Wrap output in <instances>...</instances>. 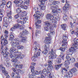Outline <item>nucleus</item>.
<instances>
[{
	"instance_id": "8fccbe9b",
	"label": "nucleus",
	"mask_w": 78,
	"mask_h": 78,
	"mask_svg": "<svg viewBox=\"0 0 78 78\" xmlns=\"http://www.w3.org/2000/svg\"><path fill=\"white\" fill-rule=\"evenodd\" d=\"M17 72H20V73L22 75V74H23L24 73V72H23V71L21 70L20 69H17Z\"/></svg>"
},
{
	"instance_id": "09e8293b",
	"label": "nucleus",
	"mask_w": 78,
	"mask_h": 78,
	"mask_svg": "<svg viewBox=\"0 0 78 78\" xmlns=\"http://www.w3.org/2000/svg\"><path fill=\"white\" fill-rule=\"evenodd\" d=\"M71 72H73L74 73H75L76 72V69L75 68H73L71 69Z\"/></svg>"
},
{
	"instance_id": "aec40b11",
	"label": "nucleus",
	"mask_w": 78,
	"mask_h": 78,
	"mask_svg": "<svg viewBox=\"0 0 78 78\" xmlns=\"http://www.w3.org/2000/svg\"><path fill=\"white\" fill-rule=\"evenodd\" d=\"M18 7H20L21 8L24 9H28V6L27 5H22V4H19L18 5Z\"/></svg>"
},
{
	"instance_id": "7ed1b4c3",
	"label": "nucleus",
	"mask_w": 78,
	"mask_h": 78,
	"mask_svg": "<svg viewBox=\"0 0 78 78\" xmlns=\"http://www.w3.org/2000/svg\"><path fill=\"white\" fill-rule=\"evenodd\" d=\"M18 37L20 38H22V39L21 40V42H24V43H25L26 42V41H27L26 39L27 38V37L25 36L23 32H22L20 33L18 35Z\"/></svg>"
},
{
	"instance_id": "de8ad7c7",
	"label": "nucleus",
	"mask_w": 78,
	"mask_h": 78,
	"mask_svg": "<svg viewBox=\"0 0 78 78\" xmlns=\"http://www.w3.org/2000/svg\"><path fill=\"white\" fill-rule=\"evenodd\" d=\"M20 29L22 30H23V29H24V28L25 27V26L24 25H22V26H20Z\"/></svg>"
},
{
	"instance_id": "6ab92c4d",
	"label": "nucleus",
	"mask_w": 78,
	"mask_h": 78,
	"mask_svg": "<svg viewBox=\"0 0 78 78\" xmlns=\"http://www.w3.org/2000/svg\"><path fill=\"white\" fill-rule=\"evenodd\" d=\"M41 54V52H40L38 51V52L36 54H35L34 55L33 57L31 59H32L33 61H35V58H36L38 57V56H40V54Z\"/></svg>"
},
{
	"instance_id": "7c9ffc66",
	"label": "nucleus",
	"mask_w": 78,
	"mask_h": 78,
	"mask_svg": "<svg viewBox=\"0 0 78 78\" xmlns=\"http://www.w3.org/2000/svg\"><path fill=\"white\" fill-rule=\"evenodd\" d=\"M55 51H53V49H51V51H50L49 53V55H53L54 54H55Z\"/></svg>"
},
{
	"instance_id": "412c9836",
	"label": "nucleus",
	"mask_w": 78,
	"mask_h": 78,
	"mask_svg": "<svg viewBox=\"0 0 78 78\" xmlns=\"http://www.w3.org/2000/svg\"><path fill=\"white\" fill-rule=\"evenodd\" d=\"M67 24H62L61 25V27L62 28V29L65 31H66L67 29Z\"/></svg>"
},
{
	"instance_id": "0e129e2a",
	"label": "nucleus",
	"mask_w": 78,
	"mask_h": 78,
	"mask_svg": "<svg viewBox=\"0 0 78 78\" xmlns=\"http://www.w3.org/2000/svg\"><path fill=\"white\" fill-rule=\"evenodd\" d=\"M60 19V17L59 16H57V17H55L54 20H59Z\"/></svg>"
},
{
	"instance_id": "2f4dec72",
	"label": "nucleus",
	"mask_w": 78,
	"mask_h": 78,
	"mask_svg": "<svg viewBox=\"0 0 78 78\" xmlns=\"http://www.w3.org/2000/svg\"><path fill=\"white\" fill-rule=\"evenodd\" d=\"M16 11L17 13H20L22 12V10L20 8H18L16 9Z\"/></svg>"
},
{
	"instance_id": "f8f14e48",
	"label": "nucleus",
	"mask_w": 78,
	"mask_h": 78,
	"mask_svg": "<svg viewBox=\"0 0 78 78\" xmlns=\"http://www.w3.org/2000/svg\"><path fill=\"white\" fill-rule=\"evenodd\" d=\"M12 44V47L13 48H16L17 47V45H19V43L15 41H12L11 42Z\"/></svg>"
},
{
	"instance_id": "0eeeda50",
	"label": "nucleus",
	"mask_w": 78,
	"mask_h": 78,
	"mask_svg": "<svg viewBox=\"0 0 78 78\" xmlns=\"http://www.w3.org/2000/svg\"><path fill=\"white\" fill-rule=\"evenodd\" d=\"M46 17L47 19H49V20H50V21L49 22L51 23V22H50V21L53 20H54L55 19V17L53 16L50 14H48L46 15Z\"/></svg>"
},
{
	"instance_id": "3c124183",
	"label": "nucleus",
	"mask_w": 78,
	"mask_h": 78,
	"mask_svg": "<svg viewBox=\"0 0 78 78\" xmlns=\"http://www.w3.org/2000/svg\"><path fill=\"white\" fill-rule=\"evenodd\" d=\"M18 59V58H13L12 59V62H17V59Z\"/></svg>"
},
{
	"instance_id": "864d4df0",
	"label": "nucleus",
	"mask_w": 78,
	"mask_h": 78,
	"mask_svg": "<svg viewBox=\"0 0 78 78\" xmlns=\"http://www.w3.org/2000/svg\"><path fill=\"white\" fill-rule=\"evenodd\" d=\"M14 38V35H12V34H11L9 35V38L11 39H13Z\"/></svg>"
},
{
	"instance_id": "423d86ee",
	"label": "nucleus",
	"mask_w": 78,
	"mask_h": 78,
	"mask_svg": "<svg viewBox=\"0 0 78 78\" xmlns=\"http://www.w3.org/2000/svg\"><path fill=\"white\" fill-rule=\"evenodd\" d=\"M72 46V47L70 48L69 49V52L71 53L72 54L73 52H75V50H76V49H78V47L77 46L75 45L74 44H73Z\"/></svg>"
},
{
	"instance_id": "39448f33",
	"label": "nucleus",
	"mask_w": 78,
	"mask_h": 78,
	"mask_svg": "<svg viewBox=\"0 0 78 78\" xmlns=\"http://www.w3.org/2000/svg\"><path fill=\"white\" fill-rule=\"evenodd\" d=\"M44 23L46 26L44 27V30L45 31H48L49 29L50 31V24L51 23L48 21L45 22Z\"/></svg>"
},
{
	"instance_id": "f257e3e1",
	"label": "nucleus",
	"mask_w": 78,
	"mask_h": 78,
	"mask_svg": "<svg viewBox=\"0 0 78 78\" xmlns=\"http://www.w3.org/2000/svg\"><path fill=\"white\" fill-rule=\"evenodd\" d=\"M16 51V49L13 48H11L9 50V51L11 53H13L14 55H15V58H16V59H23L24 57V55H20L22 54L21 52L19 51Z\"/></svg>"
},
{
	"instance_id": "4be33fe9",
	"label": "nucleus",
	"mask_w": 78,
	"mask_h": 78,
	"mask_svg": "<svg viewBox=\"0 0 78 78\" xmlns=\"http://www.w3.org/2000/svg\"><path fill=\"white\" fill-rule=\"evenodd\" d=\"M1 70L2 73H3L4 74L5 73H6V74H8V72L5 70V67H2L1 68Z\"/></svg>"
},
{
	"instance_id": "cd10ccee",
	"label": "nucleus",
	"mask_w": 78,
	"mask_h": 78,
	"mask_svg": "<svg viewBox=\"0 0 78 78\" xmlns=\"http://www.w3.org/2000/svg\"><path fill=\"white\" fill-rule=\"evenodd\" d=\"M48 72H49L47 71V69H44L43 71H42V74H44V75H47V74H48Z\"/></svg>"
},
{
	"instance_id": "338daca9",
	"label": "nucleus",
	"mask_w": 78,
	"mask_h": 78,
	"mask_svg": "<svg viewBox=\"0 0 78 78\" xmlns=\"http://www.w3.org/2000/svg\"><path fill=\"white\" fill-rule=\"evenodd\" d=\"M48 75H49V78H52V76L51 75V73L50 72H48Z\"/></svg>"
},
{
	"instance_id": "5fc2aeb1",
	"label": "nucleus",
	"mask_w": 78,
	"mask_h": 78,
	"mask_svg": "<svg viewBox=\"0 0 78 78\" xmlns=\"http://www.w3.org/2000/svg\"><path fill=\"white\" fill-rule=\"evenodd\" d=\"M64 67H65V68L66 69H69V66L67 65V64H64Z\"/></svg>"
},
{
	"instance_id": "a211bd4d",
	"label": "nucleus",
	"mask_w": 78,
	"mask_h": 78,
	"mask_svg": "<svg viewBox=\"0 0 78 78\" xmlns=\"http://www.w3.org/2000/svg\"><path fill=\"white\" fill-rule=\"evenodd\" d=\"M48 68H47L48 70H49V71H51V70L53 69V66H52L51 64H52V62L50 63L49 61L48 62Z\"/></svg>"
},
{
	"instance_id": "c03bdc74",
	"label": "nucleus",
	"mask_w": 78,
	"mask_h": 78,
	"mask_svg": "<svg viewBox=\"0 0 78 78\" xmlns=\"http://www.w3.org/2000/svg\"><path fill=\"white\" fill-rule=\"evenodd\" d=\"M5 65L7 67H9L10 65V64H9V61H7Z\"/></svg>"
},
{
	"instance_id": "473e14b6",
	"label": "nucleus",
	"mask_w": 78,
	"mask_h": 78,
	"mask_svg": "<svg viewBox=\"0 0 78 78\" xmlns=\"http://www.w3.org/2000/svg\"><path fill=\"white\" fill-rule=\"evenodd\" d=\"M16 69H22V65H16Z\"/></svg>"
},
{
	"instance_id": "a18cd8bd",
	"label": "nucleus",
	"mask_w": 78,
	"mask_h": 78,
	"mask_svg": "<svg viewBox=\"0 0 78 78\" xmlns=\"http://www.w3.org/2000/svg\"><path fill=\"white\" fill-rule=\"evenodd\" d=\"M66 58L67 61H70L71 60V58L68 55H66Z\"/></svg>"
},
{
	"instance_id": "680f3d73",
	"label": "nucleus",
	"mask_w": 78,
	"mask_h": 78,
	"mask_svg": "<svg viewBox=\"0 0 78 78\" xmlns=\"http://www.w3.org/2000/svg\"><path fill=\"white\" fill-rule=\"evenodd\" d=\"M20 18L21 20H25L26 19V18H24L23 16H21L20 17Z\"/></svg>"
},
{
	"instance_id": "dca6fc26",
	"label": "nucleus",
	"mask_w": 78,
	"mask_h": 78,
	"mask_svg": "<svg viewBox=\"0 0 78 78\" xmlns=\"http://www.w3.org/2000/svg\"><path fill=\"white\" fill-rule=\"evenodd\" d=\"M63 40L62 41V43L63 44H67V40L68 39L66 35H64L63 37Z\"/></svg>"
},
{
	"instance_id": "bb28decb",
	"label": "nucleus",
	"mask_w": 78,
	"mask_h": 78,
	"mask_svg": "<svg viewBox=\"0 0 78 78\" xmlns=\"http://www.w3.org/2000/svg\"><path fill=\"white\" fill-rule=\"evenodd\" d=\"M74 23L73 24H72V22H70V25H71V28H73L74 27V26L75 25V23H76V20H73Z\"/></svg>"
},
{
	"instance_id": "a19ab883",
	"label": "nucleus",
	"mask_w": 78,
	"mask_h": 78,
	"mask_svg": "<svg viewBox=\"0 0 78 78\" xmlns=\"http://www.w3.org/2000/svg\"><path fill=\"white\" fill-rule=\"evenodd\" d=\"M39 73L41 75V78H44V75L42 74V71H39Z\"/></svg>"
},
{
	"instance_id": "b1692460",
	"label": "nucleus",
	"mask_w": 78,
	"mask_h": 78,
	"mask_svg": "<svg viewBox=\"0 0 78 78\" xmlns=\"http://www.w3.org/2000/svg\"><path fill=\"white\" fill-rule=\"evenodd\" d=\"M35 13L37 14V16H35L36 18L37 19L38 18H40L41 17V14H39V11H37L35 12Z\"/></svg>"
},
{
	"instance_id": "49530a36",
	"label": "nucleus",
	"mask_w": 78,
	"mask_h": 78,
	"mask_svg": "<svg viewBox=\"0 0 78 78\" xmlns=\"http://www.w3.org/2000/svg\"><path fill=\"white\" fill-rule=\"evenodd\" d=\"M16 69H17V68H12V70L14 72H16H16H18V71H17V70H18V69H17V70H16Z\"/></svg>"
},
{
	"instance_id": "f704fd0d",
	"label": "nucleus",
	"mask_w": 78,
	"mask_h": 78,
	"mask_svg": "<svg viewBox=\"0 0 78 78\" xmlns=\"http://www.w3.org/2000/svg\"><path fill=\"white\" fill-rule=\"evenodd\" d=\"M56 62L58 64H60L61 62V58H57L56 60Z\"/></svg>"
},
{
	"instance_id": "9d476101",
	"label": "nucleus",
	"mask_w": 78,
	"mask_h": 78,
	"mask_svg": "<svg viewBox=\"0 0 78 78\" xmlns=\"http://www.w3.org/2000/svg\"><path fill=\"white\" fill-rule=\"evenodd\" d=\"M50 34H52V35H54V34H51V33H48L47 34V35L48 36V37H46L45 39V41H46V43L47 44H50V41H51V38H50V37H51V35H50Z\"/></svg>"
},
{
	"instance_id": "4468645a",
	"label": "nucleus",
	"mask_w": 78,
	"mask_h": 78,
	"mask_svg": "<svg viewBox=\"0 0 78 78\" xmlns=\"http://www.w3.org/2000/svg\"><path fill=\"white\" fill-rule=\"evenodd\" d=\"M70 5L68 3H66L65 5V6L63 8V11H68V10H69L70 9Z\"/></svg>"
},
{
	"instance_id": "6e6552de",
	"label": "nucleus",
	"mask_w": 78,
	"mask_h": 78,
	"mask_svg": "<svg viewBox=\"0 0 78 78\" xmlns=\"http://www.w3.org/2000/svg\"><path fill=\"white\" fill-rule=\"evenodd\" d=\"M58 8V6L56 5V7L54 6H51V9H52V12L55 14L58 13V11H57V9Z\"/></svg>"
},
{
	"instance_id": "9b49d317",
	"label": "nucleus",
	"mask_w": 78,
	"mask_h": 78,
	"mask_svg": "<svg viewBox=\"0 0 78 78\" xmlns=\"http://www.w3.org/2000/svg\"><path fill=\"white\" fill-rule=\"evenodd\" d=\"M56 25L55 24H54L52 26L50 24V33L51 34H55V32L53 31V28H56Z\"/></svg>"
},
{
	"instance_id": "20e7f679",
	"label": "nucleus",
	"mask_w": 78,
	"mask_h": 78,
	"mask_svg": "<svg viewBox=\"0 0 78 78\" xmlns=\"http://www.w3.org/2000/svg\"><path fill=\"white\" fill-rule=\"evenodd\" d=\"M44 51H42V52L43 54L44 55H47L48 51H50V45H48V44H46L44 46Z\"/></svg>"
},
{
	"instance_id": "ea45409f",
	"label": "nucleus",
	"mask_w": 78,
	"mask_h": 78,
	"mask_svg": "<svg viewBox=\"0 0 78 78\" xmlns=\"http://www.w3.org/2000/svg\"><path fill=\"white\" fill-rule=\"evenodd\" d=\"M4 22H3L7 23L8 21V18H7V17H4L3 18Z\"/></svg>"
},
{
	"instance_id": "603ef678",
	"label": "nucleus",
	"mask_w": 78,
	"mask_h": 78,
	"mask_svg": "<svg viewBox=\"0 0 78 78\" xmlns=\"http://www.w3.org/2000/svg\"><path fill=\"white\" fill-rule=\"evenodd\" d=\"M35 25H36V28H40L41 27L40 25H38V24H37V23H35Z\"/></svg>"
},
{
	"instance_id": "c756f323",
	"label": "nucleus",
	"mask_w": 78,
	"mask_h": 78,
	"mask_svg": "<svg viewBox=\"0 0 78 78\" xmlns=\"http://www.w3.org/2000/svg\"><path fill=\"white\" fill-rule=\"evenodd\" d=\"M64 51H62L61 52V55L59 56L63 60H64Z\"/></svg>"
},
{
	"instance_id": "e2e57ef3",
	"label": "nucleus",
	"mask_w": 78,
	"mask_h": 78,
	"mask_svg": "<svg viewBox=\"0 0 78 78\" xmlns=\"http://www.w3.org/2000/svg\"><path fill=\"white\" fill-rule=\"evenodd\" d=\"M39 31L38 30H36V32L35 33V36H37L38 35V34L39 33Z\"/></svg>"
},
{
	"instance_id": "ddd939ff",
	"label": "nucleus",
	"mask_w": 78,
	"mask_h": 78,
	"mask_svg": "<svg viewBox=\"0 0 78 78\" xmlns=\"http://www.w3.org/2000/svg\"><path fill=\"white\" fill-rule=\"evenodd\" d=\"M65 78H70V77H72L73 76V74L72 73V71H70L68 73H65Z\"/></svg>"
},
{
	"instance_id": "2eb2a0df",
	"label": "nucleus",
	"mask_w": 78,
	"mask_h": 78,
	"mask_svg": "<svg viewBox=\"0 0 78 78\" xmlns=\"http://www.w3.org/2000/svg\"><path fill=\"white\" fill-rule=\"evenodd\" d=\"M16 74L17 75V76H16L14 73H12L11 74V76L12 78H20V76L19 75V72H16Z\"/></svg>"
},
{
	"instance_id": "1a4fd4ad",
	"label": "nucleus",
	"mask_w": 78,
	"mask_h": 78,
	"mask_svg": "<svg viewBox=\"0 0 78 78\" xmlns=\"http://www.w3.org/2000/svg\"><path fill=\"white\" fill-rule=\"evenodd\" d=\"M56 58V55L54 54L52 55H50L49 56V61L50 63L53 62V59H55Z\"/></svg>"
},
{
	"instance_id": "69168bd1",
	"label": "nucleus",
	"mask_w": 78,
	"mask_h": 78,
	"mask_svg": "<svg viewBox=\"0 0 78 78\" xmlns=\"http://www.w3.org/2000/svg\"><path fill=\"white\" fill-rule=\"evenodd\" d=\"M24 6H25V5H28V6L29 5V2H28L26 1L24 2Z\"/></svg>"
},
{
	"instance_id": "13d9d810",
	"label": "nucleus",
	"mask_w": 78,
	"mask_h": 78,
	"mask_svg": "<svg viewBox=\"0 0 78 78\" xmlns=\"http://www.w3.org/2000/svg\"><path fill=\"white\" fill-rule=\"evenodd\" d=\"M34 66L31 67V72H32V73L34 72Z\"/></svg>"
},
{
	"instance_id": "f3484780",
	"label": "nucleus",
	"mask_w": 78,
	"mask_h": 78,
	"mask_svg": "<svg viewBox=\"0 0 78 78\" xmlns=\"http://www.w3.org/2000/svg\"><path fill=\"white\" fill-rule=\"evenodd\" d=\"M20 25L19 24H15V26H14L13 27H12L10 29V31H14V30H16V29H17L20 27Z\"/></svg>"
},
{
	"instance_id": "37998d69",
	"label": "nucleus",
	"mask_w": 78,
	"mask_h": 78,
	"mask_svg": "<svg viewBox=\"0 0 78 78\" xmlns=\"http://www.w3.org/2000/svg\"><path fill=\"white\" fill-rule=\"evenodd\" d=\"M24 35H27V34H28L29 33H28V31L27 30H25V31H22Z\"/></svg>"
},
{
	"instance_id": "c85d7f7f",
	"label": "nucleus",
	"mask_w": 78,
	"mask_h": 78,
	"mask_svg": "<svg viewBox=\"0 0 78 78\" xmlns=\"http://www.w3.org/2000/svg\"><path fill=\"white\" fill-rule=\"evenodd\" d=\"M11 2L10 1L8 2L7 4V7L9 8H11Z\"/></svg>"
},
{
	"instance_id": "774afa93",
	"label": "nucleus",
	"mask_w": 78,
	"mask_h": 78,
	"mask_svg": "<svg viewBox=\"0 0 78 78\" xmlns=\"http://www.w3.org/2000/svg\"><path fill=\"white\" fill-rule=\"evenodd\" d=\"M2 3L4 5H6V1L5 0H2Z\"/></svg>"
},
{
	"instance_id": "052dcab7",
	"label": "nucleus",
	"mask_w": 78,
	"mask_h": 78,
	"mask_svg": "<svg viewBox=\"0 0 78 78\" xmlns=\"http://www.w3.org/2000/svg\"><path fill=\"white\" fill-rule=\"evenodd\" d=\"M13 3L15 4H19V1L17 0H15L14 1Z\"/></svg>"
},
{
	"instance_id": "e433bc0d",
	"label": "nucleus",
	"mask_w": 78,
	"mask_h": 78,
	"mask_svg": "<svg viewBox=\"0 0 78 78\" xmlns=\"http://www.w3.org/2000/svg\"><path fill=\"white\" fill-rule=\"evenodd\" d=\"M40 2L41 3V5H39V6H41V5H44L45 4V2H44V1L43 0H40Z\"/></svg>"
},
{
	"instance_id": "6e6d98bb",
	"label": "nucleus",
	"mask_w": 78,
	"mask_h": 78,
	"mask_svg": "<svg viewBox=\"0 0 78 78\" xmlns=\"http://www.w3.org/2000/svg\"><path fill=\"white\" fill-rule=\"evenodd\" d=\"M75 59L74 58H71V60H70V62H75Z\"/></svg>"
},
{
	"instance_id": "58836bf2",
	"label": "nucleus",
	"mask_w": 78,
	"mask_h": 78,
	"mask_svg": "<svg viewBox=\"0 0 78 78\" xmlns=\"http://www.w3.org/2000/svg\"><path fill=\"white\" fill-rule=\"evenodd\" d=\"M9 54V53L8 51H6L5 54H4V56H5V58H8V55Z\"/></svg>"
},
{
	"instance_id": "393cba45",
	"label": "nucleus",
	"mask_w": 78,
	"mask_h": 78,
	"mask_svg": "<svg viewBox=\"0 0 78 78\" xmlns=\"http://www.w3.org/2000/svg\"><path fill=\"white\" fill-rule=\"evenodd\" d=\"M73 42L74 43V45L76 46V45H77V47H78V39L76 40V38H74V39L73 40Z\"/></svg>"
},
{
	"instance_id": "a878e982",
	"label": "nucleus",
	"mask_w": 78,
	"mask_h": 78,
	"mask_svg": "<svg viewBox=\"0 0 78 78\" xmlns=\"http://www.w3.org/2000/svg\"><path fill=\"white\" fill-rule=\"evenodd\" d=\"M62 63L61 64L55 65V69L56 70H58L59 69V68H60V67H61V66H62Z\"/></svg>"
},
{
	"instance_id": "4d7b16f0",
	"label": "nucleus",
	"mask_w": 78,
	"mask_h": 78,
	"mask_svg": "<svg viewBox=\"0 0 78 78\" xmlns=\"http://www.w3.org/2000/svg\"><path fill=\"white\" fill-rule=\"evenodd\" d=\"M58 3H59V1H53V2H52V4L54 5H56V4H58Z\"/></svg>"
},
{
	"instance_id": "4c0bfd02",
	"label": "nucleus",
	"mask_w": 78,
	"mask_h": 78,
	"mask_svg": "<svg viewBox=\"0 0 78 78\" xmlns=\"http://www.w3.org/2000/svg\"><path fill=\"white\" fill-rule=\"evenodd\" d=\"M63 18L64 20H66L67 19V14H64L63 16Z\"/></svg>"
},
{
	"instance_id": "c9c22d12",
	"label": "nucleus",
	"mask_w": 78,
	"mask_h": 78,
	"mask_svg": "<svg viewBox=\"0 0 78 78\" xmlns=\"http://www.w3.org/2000/svg\"><path fill=\"white\" fill-rule=\"evenodd\" d=\"M3 25L4 27H5L7 28H8V23L5 22H3Z\"/></svg>"
},
{
	"instance_id": "f03ea898",
	"label": "nucleus",
	"mask_w": 78,
	"mask_h": 78,
	"mask_svg": "<svg viewBox=\"0 0 78 78\" xmlns=\"http://www.w3.org/2000/svg\"><path fill=\"white\" fill-rule=\"evenodd\" d=\"M8 31L5 30L4 32V37L5 38H4L3 36H2L1 37V44H2L3 42V46L1 47V49L3 48V46H6L8 44V41L6 40V38L8 37Z\"/></svg>"
},
{
	"instance_id": "72a5a7b5",
	"label": "nucleus",
	"mask_w": 78,
	"mask_h": 78,
	"mask_svg": "<svg viewBox=\"0 0 78 78\" xmlns=\"http://www.w3.org/2000/svg\"><path fill=\"white\" fill-rule=\"evenodd\" d=\"M17 48L18 49H23V46L20 45V44L19 43V45H17Z\"/></svg>"
},
{
	"instance_id": "5701e85b",
	"label": "nucleus",
	"mask_w": 78,
	"mask_h": 78,
	"mask_svg": "<svg viewBox=\"0 0 78 78\" xmlns=\"http://www.w3.org/2000/svg\"><path fill=\"white\" fill-rule=\"evenodd\" d=\"M11 11H9V13H7V16L8 17V18L9 19H11L12 17H11Z\"/></svg>"
},
{
	"instance_id": "bf43d9fd",
	"label": "nucleus",
	"mask_w": 78,
	"mask_h": 78,
	"mask_svg": "<svg viewBox=\"0 0 78 78\" xmlns=\"http://www.w3.org/2000/svg\"><path fill=\"white\" fill-rule=\"evenodd\" d=\"M78 28H76V32H74V34L76 36H78Z\"/></svg>"
},
{
	"instance_id": "79ce46f5",
	"label": "nucleus",
	"mask_w": 78,
	"mask_h": 78,
	"mask_svg": "<svg viewBox=\"0 0 78 78\" xmlns=\"http://www.w3.org/2000/svg\"><path fill=\"white\" fill-rule=\"evenodd\" d=\"M64 64H66V65H69L70 64V61L69 60H66Z\"/></svg>"
}]
</instances>
